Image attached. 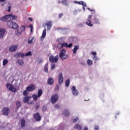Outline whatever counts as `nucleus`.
I'll return each instance as SVG.
<instances>
[{
	"instance_id": "nucleus-43",
	"label": "nucleus",
	"mask_w": 130,
	"mask_h": 130,
	"mask_svg": "<svg viewBox=\"0 0 130 130\" xmlns=\"http://www.w3.org/2000/svg\"><path fill=\"white\" fill-rule=\"evenodd\" d=\"M93 59L95 61H96L98 60H99L98 58L97 57L96 55L94 56L93 57Z\"/></svg>"
},
{
	"instance_id": "nucleus-52",
	"label": "nucleus",
	"mask_w": 130,
	"mask_h": 130,
	"mask_svg": "<svg viewBox=\"0 0 130 130\" xmlns=\"http://www.w3.org/2000/svg\"><path fill=\"white\" fill-rule=\"evenodd\" d=\"M81 5H83V7H86L87 5L83 2V4H81Z\"/></svg>"
},
{
	"instance_id": "nucleus-6",
	"label": "nucleus",
	"mask_w": 130,
	"mask_h": 130,
	"mask_svg": "<svg viewBox=\"0 0 130 130\" xmlns=\"http://www.w3.org/2000/svg\"><path fill=\"white\" fill-rule=\"evenodd\" d=\"M6 87L7 89H8L9 91H11V92H15L17 91L16 88L10 83H7L6 84Z\"/></svg>"
},
{
	"instance_id": "nucleus-40",
	"label": "nucleus",
	"mask_w": 130,
	"mask_h": 130,
	"mask_svg": "<svg viewBox=\"0 0 130 130\" xmlns=\"http://www.w3.org/2000/svg\"><path fill=\"white\" fill-rule=\"evenodd\" d=\"M87 9H88V10H89L90 11H91V12H93V13H94V14L96 13V11H95V9H92V10H91V9H90L89 8H88Z\"/></svg>"
},
{
	"instance_id": "nucleus-1",
	"label": "nucleus",
	"mask_w": 130,
	"mask_h": 130,
	"mask_svg": "<svg viewBox=\"0 0 130 130\" xmlns=\"http://www.w3.org/2000/svg\"><path fill=\"white\" fill-rule=\"evenodd\" d=\"M17 19V16L15 15H12L11 14L10 15H7L6 16H4L3 17H2L0 19L2 21L4 22H11V21H12L13 20H15Z\"/></svg>"
},
{
	"instance_id": "nucleus-16",
	"label": "nucleus",
	"mask_w": 130,
	"mask_h": 130,
	"mask_svg": "<svg viewBox=\"0 0 130 130\" xmlns=\"http://www.w3.org/2000/svg\"><path fill=\"white\" fill-rule=\"evenodd\" d=\"M14 56L15 57L18 58H19L20 57H23L25 56V55L23 53L18 52L16 53Z\"/></svg>"
},
{
	"instance_id": "nucleus-35",
	"label": "nucleus",
	"mask_w": 130,
	"mask_h": 130,
	"mask_svg": "<svg viewBox=\"0 0 130 130\" xmlns=\"http://www.w3.org/2000/svg\"><path fill=\"white\" fill-rule=\"evenodd\" d=\"M26 56H31L32 55V53L31 51H29L28 52L25 53V55H24Z\"/></svg>"
},
{
	"instance_id": "nucleus-8",
	"label": "nucleus",
	"mask_w": 130,
	"mask_h": 130,
	"mask_svg": "<svg viewBox=\"0 0 130 130\" xmlns=\"http://www.w3.org/2000/svg\"><path fill=\"white\" fill-rule=\"evenodd\" d=\"M36 88V86L34 84H30L29 86L26 87V90L27 92H31L34 91Z\"/></svg>"
},
{
	"instance_id": "nucleus-4",
	"label": "nucleus",
	"mask_w": 130,
	"mask_h": 130,
	"mask_svg": "<svg viewBox=\"0 0 130 130\" xmlns=\"http://www.w3.org/2000/svg\"><path fill=\"white\" fill-rule=\"evenodd\" d=\"M66 50L63 49L59 53V57L62 60L66 59L68 57V55L66 54Z\"/></svg>"
},
{
	"instance_id": "nucleus-23",
	"label": "nucleus",
	"mask_w": 130,
	"mask_h": 130,
	"mask_svg": "<svg viewBox=\"0 0 130 130\" xmlns=\"http://www.w3.org/2000/svg\"><path fill=\"white\" fill-rule=\"evenodd\" d=\"M43 94V90L42 89H40L38 90V98H40V97H41L42 96Z\"/></svg>"
},
{
	"instance_id": "nucleus-17",
	"label": "nucleus",
	"mask_w": 130,
	"mask_h": 130,
	"mask_svg": "<svg viewBox=\"0 0 130 130\" xmlns=\"http://www.w3.org/2000/svg\"><path fill=\"white\" fill-rule=\"evenodd\" d=\"M18 48V45H12L10 47L9 50L11 52H14Z\"/></svg>"
},
{
	"instance_id": "nucleus-61",
	"label": "nucleus",
	"mask_w": 130,
	"mask_h": 130,
	"mask_svg": "<svg viewBox=\"0 0 130 130\" xmlns=\"http://www.w3.org/2000/svg\"><path fill=\"white\" fill-rule=\"evenodd\" d=\"M83 9H84V11H85V8H84V7H83Z\"/></svg>"
},
{
	"instance_id": "nucleus-15",
	"label": "nucleus",
	"mask_w": 130,
	"mask_h": 130,
	"mask_svg": "<svg viewBox=\"0 0 130 130\" xmlns=\"http://www.w3.org/2000/svg\"><path fill=\"white\" fill-rule=\"evenodd\" d=\"M52 25V22L51 21H48L45 24V26H47V30H49L51 29Z\"/></svg>"
},
{
	"instance_id": "nucleus-20",
	"label": "nucleus",
	"mask_w": 130,
	"mask_h": 130,
	"mask_svg": "<svg viewBox=\"0 0 130 130\" xmlns=\"http://www.w3.org/2000/svg\"><path fill=\"white\" fill-rule=\"evenodd\" d=\"M62 114H63L64 116L67 117V116H69L70 114L69 111L68 109H66V110H64L63 111Z\"/></svg>"
},
{
	"instance_id": "nucleus-57",
	"label": "nucleus",
	"mask_w": 130,
	"mask_h": 130,
	"mask_svg": "<svg viewBox=\"0 0 130 130\" xmlns=\"http://www.w3.org/2000/svg\"><path fill=\"white\" fill-rule=\"evenodd\" d=\"M4 2H5V0H0V2L1 3H3Z\"/></svg>"
},
{
	"instance_id": "nucleus-45",
	"label": "nucleus",
	"mask_w": 130,
	"mask_h": 130,
	"mask_svg": "<svg viewBox=\"0 0 130 130\" xmlns=\"http://www.w3.org/2000/svg\"><path fill=\"white\" fill-rule=\"evenodd\" d=\"M55 64H52V65H51V70H53V69H55Z\"/></svg>"
},
{
	"instance_id": "nucleus-18",
	"label": "nucleus",
	"mask_w": 130,
	"mask_h": 130,
	"mask_svg": "<svg viewBox=\"0 0 130 130\" xmlns=\"http://www.w3.org/2000/svg\"><path fill=\"white\" fill-rule=\"evenodd\" d=\"M31 98V96H29L28 95H26L24 98L23 100L24 103H27V102H29V99Z\"/></svg>"
},
{
	"instance_id": "nucleus-33",
	"label": "nucleus",
	"mask_w": 130,
	"mask_h": 130,
	"mask_svg": "<svg viewBox=\"0 0 130 130\" xmlns=\"http://www.w3.org/2000/svg\"><path fill=\"white\" fill-rule=\"evenodd\" d=\"M70 79H68V80L66 81V87H69V85H70Z\"/></svg>"
},
{
	"instance_id": "nucleus-34",
	"label": "nucleus",
	"mask_w": 130,
	"mask_h": 130,
	"mask_svg": "<svg viewBox=\"0 0 130 130\" xmlns=\"http://www.w3.org/2000/svg\"><path fill=\"white\" fill-rule=\"evenodd\" d=\"M87 64L89 65V66H91L92 64V61L90 59H88L87 61Z\"/></svg>"
},
{
	"instance_id": "nucleus-27",
	"label": "nucleus",
	"mask_w": 130,
	"mask_h": 130,
	"mask_svg": "<svg viewBox=\"0 0 130 130\" xmlns=\"http://www.w3.org/2000/svg\"><path fill=\"white\" fill-rule=\"evenodd\" d=\"M48 63H47L45 66H44V71L47 73L48 72Z\"/></svg>"
},
{
	"instance_id": "nucleus-56",
	"label": "nucleus",
	"mask_w": 130,
	"mask_h": 130,
	"mask_svg": "<svg viewBox=\"0 0 130 130\" xmlns=\"http://www.w3.org/2000/svg\"><path fill=\"white\" fill-rule=\"evenodd\" d=\"M28 20L30 21H32V19L31 18H28Z\"/></svg>"
},
{
	"instance_id": "nucleus-2",
	"label": "nucleus",
	"mask_w": 130,
	"mask_h": 130,
	"mask_svg": "<svg viewBox=\"0 0 130 130\" xmlns=\"http://www.w3.org/2000/svg\"><path fill=\"white\" fill-rule=\"evenodd\" d=\"M7 24L8 26L12 28L16 29V30L15 31V33L17 35H18V28L19 26L18 24L16 23L13 22H7Z\"/></svg>"
},
{
	"instance_id": "nucleus-47",
	"label": "nucleus",
	"mask_w": 130,
	"mask_h": 130,
	"mask_svg": "<svg viewBox=\"0 0 130 130\" xmlns=\"http://www.w3.org/2000/svg\"><path fill=\"white\" fill-rule=\"evenodd\" d=\"M91 53H92V54H93L94 56H96V55H97L96 52H94V51H92V52H91Z\"/></svg>"
},
{
	"instance_id": "nucleus-53",
	"label": "nucleus",
	"mask_w": 130,
	"mask_h": 130,
	"mask_svg": "<svg viewBox=\"0 0 130 130\" xmlns=\"http://www.w3.org/2000/svg\"><path fill=\"white\" fill-rule=\"evenodd\" d=\"M29 27H30L31 29H34V27H33V25H32V24L29 25Z\"/></svg>"
},
{
	"instance_id": "nucleus-46",
	"label": "nucleus",
	"mask_w": 130,
	"mask_h": 130,
	"mask_svg": "<svg viewBox=\"0 0 130 130\" xmlns=\"http://www.w3.org/2000/svg\"><path fill=\"white\" fill-rule=\"evenodd\" d=\"M42 109L43 110V111H46V109H47V107L46 106H44L43 107Z\"/></svg>"
},
{
	"instance_id": "nucleus-49",
	"label": "nucleus",
	"mask_w": 130,
	"mask_h": 130,
	"mask_svg": "<svg viewBox=\"0 0 130 130\" xmlns=\"http://www.w3.org/2000/svg\"><path fill=\"white\" fill-rule=\"evenodd\" d=\"M60 106H59V105H55V108H56V109H58V108H59Z\"/></svg>"
},
{
	"instance_id": "nucleus-41",
	"label": "nucleus",
	"mask_w": 130,
	"mask_h": 130,
	"mask_svg": "<svg viewBox=\"0 0 130 130\" xmlns=\"http://www.w3.org/2000/svg\"><path fill=\"white\" fill-rule=\"evenodd\" d=\"M32 42H33V38H32V39H29V40H28V43H29V44H31L32 43Z\"/></svg>"
},
{
	"instance_id": "nucleus-19",
	"label": "nucleus",
	"mask_w": 130,
	"mask_h": 130,
	"mask_svg": "<svg viewBox=\"0 0 130 130\" xmlns=\"http://www.w3.org/2000/svg\"><path fill=\"white\" fill-rule=\"evenodd\" d=\"M93 22L94 24H100V19L97 18V16L95 15L93 19Z\"/></svg>"
},
{
	"instance_id": "nucleus-59",
	"label": "nucleus",
	"mask_w": 130,
	"mask_h": 130,
	"mask_svg": "<svg viewBox=\"0 0 130 130\" xmlns=\"http://www.w3.org/2000/svg\"><path fill=\"white\" fill-rule=\"evenodd\" d=\"M43 60H40L39 61V63H41V62H43Z\"/></svg>"
},
{
	"instance_id": "nucleus-22",
	"label": "nucleus",
	"mask_w": 130,
	"mask_h": 130,
	"mask_svg": "<svg viewBox=\"0 0 130 130\" xmlns=\"http://www.w3.org/2000/svg\"><path fill=\"white\" fill-rule=\"evenodd\" d=\"M46 29L45 28V29L43 31L42 35L41 37V40H44V39L46 37Z\"/></svg>"
},
{
	"instance_id": "nucleus-36",
	"label": "nucleus",
	"mask_w": 130,
	"mask_h": 130,
	"mask_svg": "<svg viewBox=\"0 0 130 130\" xmlns=\"http://www.w3.org/2000/svg\"><path fill=\"white\" fill-rule=\"evenodd\" d=\"M74 3L76 4H78V5H83V2L81 1V2H74Z\"/></svg>"
},
{
	"instance_id": "nucleus-62",
	"label": "nucleus",
	"mask_w": 130,
	"mask_h": 130,
	"mask_svg": "<svg viewBox=\"0 0 130 130\" xmlns=\"http://www.w3.org/2000/svg\"><path fill=\"white\" fill-rule=\"evenodd\" d=\"M58 3H59V4H60V3H61V2H58Z\"/></svg>"
},
{
	"instance_id": "nucleus-37",
	"label": "nucleus",
	"mask_w": 130,
	"mask_h": 130,
	"mask_svg": "<svg viewBox=\"0 0 130 130\" xmlns=\"http://www.w3.org/2000/svg\"><path fill=\"white\" fill-rule=\"evenodd\" d=\"M77 26L78 27H82L84 26V23H81L79 24Z\"/></svg>"
},
{
	"instance_id": "nucleus-51",
	"label": "nucleus",
	"mask_w": 130,
	"mask_h": 130,
	"mask_svg": "<svg viewBox=\"0 0 130 130\" xmlns=\"http://www.w3.org/2000/svg\"><path fill=\"white\" fill-rule=\"evenodd\" d=\"M78 11L77 10H75L74 12V14L76 15L78 14Z\"/></svg>"
},
{
	"instance_id": "nucleus-21",
	"label": "nucleus",
	"mask_w": 130,
	"mask_h": 130,
	"mask_svg": "<svg viewBox=\"0 0 130 130\" xmlns=\"http://www.w3.org/2000/svg\"><path fill=\"white\" fill-rule=\"evenodd\" d=\"M5 29L4 28L0 29V38H2L5 33Z\"/></svg>"
},
{
	"instance_id": "nucleus-54",
	"label": "nucleus",
	"mask_w": 130,
	"mask_h": 130,
	"mask_svg": "<svg viewBox=\"0 0 130 130\" xmlns=\"http://www.w3.org/2000/svg\"><path fill=\"white\" fill-rule=\"evenodd\" d=\"M11 8V7H10V6L8 7V10H7L8 12H10L11 11V10H10Z\"/></svg>"
},
{
	"instance_id": "nucleus-25",
	"label": "nucleus",
	"mask_w": 130,
	"mask_h": 130,
	"mask_svg": "<svg viewBox=\"0 0 130 130\" xmlns=\"http://www.w3.org/2000/svg\"><path fill=\"white\" fill-rule=\"evenodd\" d=\"M21 125L22 128H24L25 126V121L24 119H22L21 120Z\"/></svg>"
},
{
	"instance_id": "nucleus-9",
	"label": "nucleus",
	"mask_w": 130,
	"mask_h": 130,
	"mask_svg": "<svg viewBox=\"0 0 130 130\" xmlns=\"http://www.w3.org/2000/svg\"><path fill=\"white\" fill-rule=\"evenodd\" d=\"M63 82V77L62 73H60L58 75V83L59 85H62Z\"/></svg>"
},
{
	"instance_id": "nucleus-3",
	"label": "nucleus",
	"mask_w": 130,
	"mask_h": 130,
	"mask_svg": "<svg viewBox=\"0 0 130 130\" xmlns=\"http://www.w3.org/2000/svg\"><path fill=\"white\" fill-rule=\"evenodd\" d=\"M63 46L66 48H71L73 47L72 43H70L69 45L67 43L63 42V43H59L57 45V48L59 49L62 48Z\"/></svg>"
},
{
	"instance_id": "nucleus-28",
	"label": "nucleus",
	"mask_w": 130,
	"mask_h": 130,
	"mask_svg": "<svg viewBox=\"0 0 130 130\" xmlns=\"http://www.w3.org/2000/svg\"><path fill=\"white\" fill-rule=\"evenodd\" d=\"M17 62L20 65L22 66L24 63V62L21 59H19L17 61Z\"/></svg>"
},
{
	"instance_id": "nucleus-38",
	"label": "nucleus",
	"mask_w": 130,
	"mask_h": 130,
	"mask_svg": "<svg viewBox=\"0 0 130 130\" xmlns=\"http://www.w3.org/2000/svg\"><path fill=\"white\" fill-rule=\"evenodd\" d=\"M79 120V118L77 117L76 118L74 119L73 120V122L74 123H76V122L78 121Z\"/></svg>"
},
{
	"instance_id": "nucleus-63",
	"label": "nucleus",
	"mask_w": 130,
	"mask_h": 130,
	"mask_svg": "<svg viewBox=\"0 0 130 130\" xmlns=\"http://www.w3.org/2000/svg\"><path fill=\"white\" fill-rule=\"evenodd\" d=\"M88 100H85V101H88Z\"/></svg>"
},
{
	"instance_id": "nucleus-7",
	"label": "nucleus",
	"mask_w": 130,
	"mask_h": 130,
	"mask_svg": "<svg viewBox=\"0 0 130 130\" xmlns=\"http://www.w3.org/2000/svg\"><path fill=\"white\" fill-rule=\"evenodd\" d=\"M58 95L57 93L52 95L51 98V102L52 104H55V103L58 101Z\"/></svg>"
},
{
	"instance_id": "nucleus-55",
	"label": "nucleus",
	"mask_w": 130,
	"mask_h": 130,
	"mask_svg": "<svg viewBox=\"0 0 130 130\" xmlns=\"http://www.w3.org/2000/svg\"><path fill=\"white\" fill-rule=\"evenodd\" d=\"M62 38H60V39H59L57 40V41L59 42H61V40H62Z\"/></svg>"
},
{
	"instance_id": "nucleus-13",
	"label": "nucleus",
	"mask_w": 130,
	"mask_h": 130,
	"mask_svg": "<svg viewBox=\"0 0 130 130\" xmlns=\"http://www.w3.org/2000/svg\"><path fill=\"white\" fill-rule=\"evenodd\" d=\"M92 15H89L88 17L87 21L85 23V24L89 26H93V24H92L91 21L90 20V19L92 18Z\"/></svg>"
},
{
	"instance_id": "nucleus-44",
	"label": "nucleus",
	"mask_w": 130,
	"mask_h": 130,
	"mask_svg": "<svg viewBox=\"0 0 130 130\" xmlns=\"http://www.w3.org/2000/svg\"><path fill=\"white\" fill-rule=\"evenodd\" d=\"M27 92H28V91H27V90H26H26L23 91V95L24 96H27Z\"/></svg>"
},
{
	"instance_id": "nucleus-60",
	"label": "nucleus",
	"mask_w": 130,
	"mask_h": 130,
	"mask_svg": "<svg viewBox=\"0 0 130 130\" xmlns=\"http://www.w3.org/2000/svg\"><path fill=\"white\" fill-rule=\"evenodd\" d=\"M33 29H34L31 28V29H30V31L32 32Z\"/></svg>"
},
{
	"instance_id": "nucleus-12",
	"label": "nucleus",
	"mask_w": 130,
	"mask_h": 130,
	"mask_svg": "<svg viewBox=\"0 0 130 130\" xmlns=\"http://www.w3.org/2000/svg\"><path fill=\"white\" fill-rule=\"evenodd\" d=\"M72 94L74 95V96H78V94H79V92L78 91V90L76 89V88L75 86H73L72 87Z\"/></svg>"
},
{
	"instance_id": "nucleus-32",
	"label": "nucleus",
	"mask_w": 130,
	"mask_h": 130,
	"mask_svg": "<svg viewBox=\"0 0 130 130\" xmlns=\"http://www.w3.org/2000/svg\"><path fill=\"white\" fill-rule=\"evenodd\" d=\"M61 3L62 5H63L64 6H68V3L66 0H62Z\"/></svg>"
},
{
	"instance_id": "nucleus-14",
	"label": "nucleus",
	"mask_w": 130,
	"mask_h": 130,
	"mask_svg": "<svg viewBox=\"0 0 130 130\" xmlns=\"http://www.w3.org/2000/svg\"><path fill=\"white\" fill-rule=\"evenodd\" d=\"M54 82V80L53 78L50 77L48 78L47 80L48 85H50V86H52L53 85Z\"/></svg>"
},
{
	"instance_id": "nucleus-39",
	"label": "nucleus",
	"mask_w": 130,
	"mask_h": 130,
	"mask_svg": "<svg viewBox=\"0 0 130 130\" xmlns=\"http://www.w3.org/2000/svg\"><path fill=\"white\" fill-rule=\"evenodd\" d=\"M40 105L39 104H37L35 107L36 110H38L39 108H40Z\"/></svg>"
},
{
	"instance_id": "nucleus-30",
	"label": "nucleus",
	"mask_w": 130,
	"mask_h": 130,
	"mask_svg": "<svg viewBox=\"0 0 130 130\" xmlns=\"http://www.w3.org/2000/svg\"><path fill=\"white\" fill-rule=\"evenodd\" d=\"M32 97L34 101H36L38 98V95L35 94H32Z\"/></svg>"
},
{
	"instance_id": "nucleus-48",
	"label": "nucleus",
	"mask_w": 130,
	"mask_h": 130,
	"mask_svg": "<svg viewBox=\"0 0 130 130\" xmlns=\"http://www.w3.org/2000/svg\"><path fill=\"white\" fill-rule=\"evenodd\" d=\"M94 130H99V126L96 125L94 127Z\"/></svg>"
},
{
	"instance_id": "nucleus-11",
	"label": "nucleus",
	"mask_w": 130,
	"mask_h": 130,
	"mask_svg": "<svg viewBox=\"0 0 130 130\" xmlns=\"http://www.w3.org/2000/svg\"><path fill=\"white\" fill-rule=\"evenodd\" d=\"M34 118L37 122H40L41 120V117L39 113H37L34 114Z\"/></svg>"
},
{
	"instance_id": "nucleus-42",
	"label": "nucleus",
	"mask_w": 130,
	"mask_h": 130,
	"mask_svg": "<svg viewBox=\"0 0 130 130\" xmlns=\"http://www.w3.org/2000/svg\"><path fill=\"white\" fill-rule=\"evenodd\" d=\"M21 31L23 32L25 31V26H22L21 27Z\"/></svg>"
},
{
	"instance_id": "nucleus-5",
	"label": "nucleus",
	"mask_w": 130,
	"mask_h": 130,
	"mask_svg": "<svg viewBox=\"0 0 130 130\" xmlns=\"http://www.w3.org/2000/svg\"><path fill=\"white\" fill-rule=\"evenodd\" d=\"M49 61L51 63L57 62L59 59V56L58 55L54 57L53 55H51L49 57Z\"/></svg>"
},
{
	"instance_id": "nucleus-29",
	"label": "nucleus",
	"mask_w": 130,
	"mask_h": 130,
	"mask_svg": "<svg viewBox=\"0 0 130 130\" xmlns=\"http://www.w3.org/2000/svg\"><path fill=\"white\" fill-rule=\"evenodd\" d=\"M16 104L17 109H19L21 106V102L20 101H17L16 103Z\"/></svg>"
},
{
	"instance_id": "nucleus-10",
	"label": "nucleus",
	"mask_w": 130,
	"mask_h": 130,
	"mask_svg": "<svg viewBox=\"0 0 130 130\" xmlns=\"http://www.w3.org/2000/svg\"><path fill=\"white\" fill-rule=\"evenodd\" d=\"M2 112L3 114V115H8L9 112H10V110L8 107H4L3 108V110H2Z\"/></svg>"
},
{
	"instance_id": "nucleus-58",
	"label": "nucleus",
	"mask_w": 130,
	"mask_h": 130,
	"mask_svg": "<svg viewBox=\"0 0 130 130\" xmlns=\"http://www.w3.org/2000/svg\"><path fill=\"white\" fill-rule=\"evenodd\" d=\"M84 130H88V128L87 127H85Z\"/></svg>"
},
{
	"instance_id": "nucleus-64",
	"label": "nucleus",
	"mask_w": 130,
	"mask_h": 130,
	"mask_svg": "<svg viewBox=\"0 0 130 130\" xmlns=\"http://www.w3.org/2000/svg\"><path fill=\"white\" fill-rule=\"evenodd\" d=\"M50 130H53V129H50Z\"/></svg>"
},
{
	"instance_id": "nucleus-31",
	"label": "nucleus",
	"mask_w": 130,
	"mask_h": 130,
	"mask_svg": "<svg viewBox=\"0 0 130 130\" xmlns=\"http://www.w3.org/2000/svg\"><path fill=\"white\" fill-rule=\"evenodd\" d=\"M8 63V60L7 59H5L3 61V65L4 66H6Z\"/></svg>"
},
{
	"instance_id": "nucleus-50",
	"label": "nucleus",
	"mask_w": 130,
	"mask_h": 130,
	"mask_svg": "<svg viewBox=\"0 0 130 130\" xmlns=\"http://www.w3.org/2000/svg\"><path fill=\"white\" fill-rule=\"evenodd\" d=\"M63 14L62 13H60L59 15H58V17L59 18H61L62 16H63Z\"/></svg>"
},
{
	"instance_id": "nucleus-26",
	"label": "nucleus",
	"mask_w": 130,
	"mask_h": 130,
	"mask_svg": "<svg viewBox=\"0 0 130 130\" xmlns=\"http://www.w3.org/2000/svg\"><path fill=\"white\" fill-rule=\"evenodd\" d=\"M75 128L78 130H81L82 129V127L79 124H76L75 125Z\"/></svg>"
},
{
	"instance_id": "nucleus-24",
	"label": "nucleus",
	"mask_w": 130,
	"mask_h": 130,
	"mask_svg": "<svg viewBox=\"0 0 130 130\" xmlns=\"http://www.w3.org/2000/svg\"><path fill=\"white\" fill-rule=\"evenodd\" d=\"M78 49H79V46L75 45L73 49V53L76 54Z\"/></svg>"
}]
</instances>
